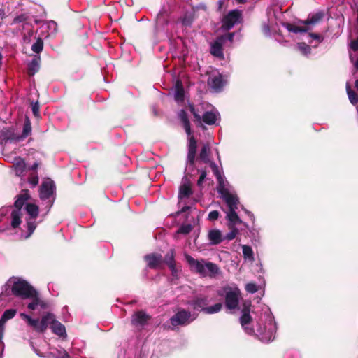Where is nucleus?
<instances>
[{"instance_id": "nucleus-1", "label": "nucleus", "mask_w": 358, "mask_h": 358, "mask_svg": "<svg viewBox=\"0 0 358 358\" xmlns=\"http://www.w3.org/2000/svg\"><path fill=\"white\" fill-rule=\"evenodd\" d=\"M178 117L183 124L185 131L188 136V153H187V162L185 169V176L182 179H188L196 176V173H199L198 179H206V172L204 171H199V169H194V159L196 152V141L195 138L192 136V130L190 122L188 119L187 114L185 110H180L178 112Z\"/></svg>"}, {"instance_id": "nucleus-2", "label": "nucleus", "mask_w": 358, "mask_h": 358, "mask_svg": "<svg viewBox=\"0 0 358 358\" xmlns=\"http://www.w3.org/2000/svg\"><path fill=\"white\" fill-rule=\"evenodd\" d=\"M324 17V13L317 11L310 13L306 20L298 22L297 24L290 23H284L283 26L289 32L294 34L305 33L312 30L316 25L320 24Z\"/></svg>"}, {"instance_id": "nucleus-3", "label": "nucleus", "mask_w": 358, "mask_h": 358, "mask_svg": "<svg viewBox=\"0 0 358 358\" xmlns=\"http://www.w3.org/2000/svg\"><path fill=\"white\" fill-rule=\"evenodd\" d=\"M209 303L208 296L199 294L189 300L187 304L190 306L194 310L203 312L208 315L217 313L222 310V304L221 303H217L213 306H208Z\"/></svg>"}, {"instance_id": "nucleus-4", "label": "nucleus", "mask_w": 358, "mask_h": 358, "mask_svg": "<svg viewBox=\"0 0 358 358\" xmlns=\"http://www.w3.org/2000/svg\"><path fill=\"white\" fill-rule=\"evenodd\" d=\"M217 191L220 197L226 203L228 210L237 209L239 199L236 194L231 192L228 180H218Z\"/></svg>"}, {"instance_id": "nucleus-5", "label": "nucleus", "mask_w": 358, "mask_h": 358, "mask_svg": "<svg viewBox=\"0 0 358 358\" xmlns=\"http://www.w3.org/2000/svg\"><path fill=\"white\" fill-rule=\"evenodd\" d=\"M36 290L27 281L17 279L13 282L11 287L12 294L17 297L26 299L34 296Z\"/></svg>"}, {"instance_id": "nucleus-6", "label": "nucleus", "mask_w": 358, "mask_h": 358, "mask_svg": "<svg viewBox=\"0 0 358 358\" xmlns=\"http://www.w3.org/2000/svg\"><path fill=\"white\" fill-rule=\"evenodd\" d=\"M191 313L185 309H181L175 313L169 320L171 327L168 329L174 330L178 326H186L189 324L192 320H190Z\"/></svg>"}, {"instance_id": "nucleus-7", "label": "nucleus", "mask_w": 358, "mask_h": 358, "mask_svg": "<svg viewBox=\"0 0 358 358\" xmlns=\"http://www.w3.org/2000/svg\"><path fill=\"white\" fill-rule=\"evenodd\" d=\"M250 301H244L243 303V308L241 310V316L240 317V323L242 327L244 329L246 334L249 335H253L255 330L252 327H249L251 323L252 318L250 315Z\"/></svg>"}, {"instance_id": "nucleus-8", "label": "nucleus", "mask_w": 358, "mask_h": 358, "mask_svg": "<svg viewBox=\"0 0 358 358\" xmlns=\"http://www.w3.org/2000/svg\"><path fill=\"white\" fill-rule=\"evenodd\" d=\"M189 110L196 121L200 123L203 121L205 124L209 125L215 124L217 117L220 115L217 110H212L205 112L203 115L201 116L198 110H196L192 104H189Z\"/></svg>"}, {"instance_id": "nucleus-9", "label": "nucleus", "mask_w": 358, "mask_h": 358, "mask_svg": "<svg viewBox=\"0 0 358 358\" xmlns=\"http://www.w3.org/2000/svg\"><path fill=\"white\" fill-rule=\"evenodd\" d=\"M224 290L226 293L224 299V304L226 308L229 310L236 309L239 303L241 291L238 288H227Z\"/></svg>"}, {"instance_id": "nucleus-10", "label": "nucleus", "mask_w": 358, "mask_h": 358, "mask_svg": "<svg viewBox=\"0 0 358 358\" xmlns=\"http://www.w3.org/2000/svg\"><path fill=\"white\" fill-rule=\"evenodd\" d=\"M241 11L235 9L231 10L222 20V28L224 30H229L233 27L241 22Z\"/></svg>"}, {"instance_id": "nucleus-11", "label": "nucleus", "mask_w": 358, "mask_h": 358, "mask_svg": "<svg viewBox=\"0 0 358 358\" xmlns=\"http://www.w3.org/2000/svg\"><path fill=\"white\" fill-rule=\"evenodd\" d=\"M151 320V316L143 310H138L131 315V324L136 328H143Z\"/></svg>"}, {"instance_id": "nucleus-12", "label": "nucleus", "mask_w": 358, "mask_h": 358, "mask_svg": "<svg viewBox=\"0 0 358 358\" xmlns=\"http://www.w3.org/2000/svg\"><path fill=\"white\" fill-rule=\"evenodd\" d=\"M54 180H44L40 187L39 196L42 200L49 199L55 192Z\"/></svg>"}, {"instance_id": "nucleus-13", "label": "nucleus", "mask_w": 358, "mask_h": 358, "mask_svg": "<svg viewBox=\"0 0 358 358\" xmlns=\"http://www.w3.org/2000/svg\"><path fill=\"white\" fill-rule=\"evenodd\" d=\"M185 259L187 262V263L191 266V268L194 270L195 272L199 273L202 275H206L207 273L206 272L205 269V261L204 259H201V261H199L197 259H195L192 256L186 254L185 255Z\"/></svg>"}, {"instance_id": "nucleus-14", "label": "nucleus", "mask_w": 358, "mask_h": 358, "mask_svg": "<svg viewBox=\"0 0 358 358\" xmlns=\"http://www.w3.org/2000/svg\"><path fill=\"white\" fill-rule=\"evenodd\" d=\"M145 260L148 263V266L152 269H156L162 267V256L159 253H150L145 256Z\"/></svg>"}, {"instance_id": "nucleus-15", "label": "nucleus", "mask_w": 358, "mask_h": 358, "mask_svg": "<svg viewBox=\"0 0 358 358\" xmlns=\"http://www.w3.org/2000/svg\"><path fill=\"white\" fill-rule=\"evenodd\" d=\"M0 141L1 142H17V135L15 134L13 127H3L0 130Z\"/></svg>"}, {"instance_id": "nucleus-16", "label": "nucleus", "mask_w": 358, "mask_h": 358, "mask_svg": "<svg viewBox=\"0 0 358 358\" xmlns=\"http://www.w3.org/2000/svg\"><path fill=\"white\" fill-rule=\"evenodd\" d=\"M236 210V209H229L227 212L226 219L228 221V228H233L236 225L242 223V220L238 217Z\"/></svg>"}, {"instance_id": "nucleus-17", "label": "nucleus", "mask_w": 358, "mask_h": 358, "mask_svg": "<svg viewBox=\"0 0 358 358\" xmlns=\"http://www.w3.org/2000/svg\"><path fill=\"white\" fill-rule=\"evenodd\" d=\"M174 99L178 103L184 102L185 100V90L180 80H178L174 85Z\"/></svg>"}, {"instance_id": "nucleus-18", "label": "nucleus", "mask_w": 358, "mask_h": 358, "mask_svg": "<svg viewBox=\"0 0 358 358\" xmlns=\"http://www.w3.org/2000/svg\"><path fill=\"white\" fill-rule=\"evenodd\" d=\"M208 84L215 91H220L225 85V80L220 74H217L209 78Z\"/></svg>"}, {"instance_id": "nucleus-19", "label": "nucleus", "mask_w": 358, "mask_h": 358, "mask_svg": "<svg viewBox=\"0 0 358 358\" xmlns=\"http://www.w3.org/2000/svg\"><path fill=\"white\" fill-rule=\"evenodd\" d=\"M208 240L211 245H218L224 241V237L219 229H211L208 234Z\"/></svg>"}, {"instance_id": "nucleus-20", "label": "nucleus", "mask_w": 358, "mask_h": 358, "mask_svg": "<svg viewBox=\"0 0 358 358\" xmlns=\"http://www.w3.org/2000/svg\"><path fill=\"white\" fill-rule=\"evenodd\" d=\"M29 192L27 189L22 190L21 193L17 196V199L14 203V206L19 210H21L25 201L30 199Z\"/></svg>"}, {"instance_id": "nucleus-21", "label": "nucleus", "mask_w": 358, "mask_h": 358, "mask_svg": "<svg viewBox=\"0 0 358 358\" xmlns=\"http://www.w3.org/2000/svg\"><path fill=\"white\" fill-rule=\"evenodd\" d=\"M55 317L54 314L51 313H47L42 317L41 321H39L40 326V333H43L46 331L48 325H51L52 322Z\"/></svg>"}, {"instance_id": "nucleus-22", "label": "nucleus", "mask_w": 358, "mask_h": 358, "mask_svg": "<svg viewBox=\"0 0 358 358\" xmlns=\"http://www.w3.org/2000/svg\"><path fill=\"white\" fill-rule=\"evenodd\" d=\"M222 39L217 38L215 41L211 44L210 53L215 57L222 58L224 56L222 48Z\"/></svg>"}, {"instance_id": "nucleus-23", "label": "nucleus", "mask_w": 358, "mask_h": 358, "mask_svg": "<svg viewBox=\"0 0 358 358\" xmlns=\"http://www.w3.org/2000/svg\"><path fill=\"white\" fill-rule=\"evenodd\" d=\"M50 329L55 334L59 336H62L66 334L65 327L60 322L57 321L55 317L51 323Z\"/></svg>"}, {"instance_id": "nucleus-24", "label": "nucleus", "mask_w": 358, "mask_h": 358, "mask_svg": "<svg viewBox=\"0 0 358 358\" xmlns=\"http://www.w3.org/2000/svg\"><path fill=\"white\" fill-rule=\"evenodd\" d=\"M193 191L192 189L191 185L189 183H184L180 186L178 199H182L183 198H189L192 195Z\"/></svg>"}, {"instance_id": "nucleus-25", "label": "nucleus", "mask_w": 358, "mask_h": 358, "mask_svg": "<svg viewBox=\"0 0 358 358\" xmlns=\"http://www.w3.org/2000/svg\"><path fill=\"white\" fill-rule=\"evenodd\" d=\"M41 57L34 56L32 60L28 64V71L29 75H34L40 69Z\"/></svg>"}, {"instance_id": "nucleus-26", "label": "nucleus", "mask_w": 358, "mask_h": 358, "mask_svg": "<svg viewBox=\"0 0 358 358\" xmlns=\"http://www.w3.org/2000/svg\"><path fill=\"white\" fill-rule=\"evenodd\" d=\"M31 133V126L30 120L28 117L26 118L24 125L23 130L21 135H17L18 141H22L26 138L28 136H29Z\"/></svg>"}, {"instance_id": "nucleus-27", "label": "nucleus", "mask_w": 358, "mask_h": 358, "mask_svg": "<svg viewBox=\"0 0 358 358\" xmlns=\"http://www.w3.org/2000/svg\"><path fill=\"white\" fill-rule=\"evenodd\" d=\"M207 269L209 272L208 275L211 278L215 277L220 273V269L219 266L211 262H208L205 263V269Z\"/></svg>"}, {"instance_id": "nucleus-28", "label": "nucleus", "mask_w": 358, "mask_h": 358, "mask_svg": "<svg viewBox=\"0 0 358 358\" xmlns=\"http://www.w3.org/2000/svg\"><path fill=\"white\" fill-rule=\"evenodd\" d=\"M13 166L17 176H21V174L25 170L26 166L24 161L21 158L15 159Z\"/></svg>"}, {"instance_id": "nucleus-29", "label": "nucleus", "mask_w": 358, "mask_h": 358, "mask_svg": "<svg viewBox=\"0 0 358 358\" xmlns=\"http://www.w3.org/2000/svg\"><path fill=\"white\" fill-rule=\"evenodd\" d=\"M175 255V250L170 249L169 251H168L167 253L165 255L164 257H162V264H165L169 266V265L176 263Z\"/></svg>"}, {"instance_id": "nucleus-30", "label": "nucleus", "mask_w": 358, "mask_h": 358, "mask_svg": "<svg viewBox=\"0 0 358 358\" xmlns=\"http://www.w3.org/2000/svg\"><path fill=\"white\" fill-rule=\"evenodd\" d=\"M21 317L27 321L29 326L33 327L36 331L40 332L39 320L38 319H33L24 313H22Z\"/></svg>"}, {"instance_id": "nucleus-31", "label": "nucleus", "mask_w": 358, "mask_h": 358, "mask_svg": "<svg viewBox=\"0 0 358 358\" xmlns=\"http://www.w3.org/2000/svg\"><path fill=\"white\" fill-rule=\"evenodd\" d=\"M26 211L30 215L31 219H36L38 216L39 209L38 206L34 203H27L26 205Z\"/></svg>"}, {"instance_id": "nucleus-32", "label": "nucleus", "mask_w": 358, "mask_h": 358, "mask_svg": "<svg viewBox=\"0 0 358 358\" xmlns=\"http://www.w3.org/2000/svg\"><path fill=\"white\" fill-rule=\"evenodd\" d=\"M20 210H13L11 213V226L13 228L15 229L18 227L21 223V218H20Z\"/></svg>"}, {"instance_id": "nucleus-33", "label": "nucleus", "mask_w": 358, "mask_h": 358, "mask_svg": "<svg viewBox=\"0 0 358 358\" xmlns=\"http://www.w3.org/2000/svg\"><path fill=\"white\" fill-rule=\"evenodd\" d=\"M346 91L350 103L354 106L356 105L358 103V94L350 88L348 83H346Z\"/></svg>"}, {"instance_id": "nucleus-34", "label": "nucleus", "mask_w": 358, "mask_h": 358, "mask_svg": "<svg viewBox=\"0 0 358 358\" xmlns=\"http://www.w3.org/2000/svg\"><path fill=\"white\" fill-rule=\"evenodd\" d=\"M210 146L208 144H204L199 153V159L204 162L209 160Z\"/></svg>"}, {"instance_id": "nucleus-35", "label": "nucleus", "mask_w": 358, "mask_h": 358, "mask_svg": "<svg viewBox=\"0 0 358 358\" xmlns=\"http://www.w3.org/2000/svg\"><path fill=\"white\" fill-rule=\"evenodd\" d=\"M210 166L216 179H223L224 173L222 169L214 162H210Z\"/></svg>"}, {"instance_id": "nucleus-36", "label": "nucleus", "mask_w": 358, "mask_h": 358, "mask_svg": "<svg viewBox=\"0 0 358 358\" xmlns=\"http://www.w3.org/2000/svg\"><path fill=\"white\" fill-rule=\"evenodd\" d=\"M242 251H243V257L245 259H248L250 261L254 260V253H253L252 249L250 246L247 245H242Z\"/></svg>"}, {"instance_id": "nucleus-37", "label": "nucleus", "mask_w": 358, "mask_h": 358, "mask_svg": "<svg viewBox=\"0 0 358 358\" xmlns=\"http://www.w3.org/2000/svg\"><path fill=\"white\" fill-rule=\"evenodd\" d=\"M34 296L30 297L32 301L27 305V308L29 310H34L38 306L39 303V294L37 291L35 292V294H33Z\"/></svg>"}, {"instance_id": "nucleus-38", "label": "nucleus", "mask_w": 358, "mask_h": 358, "mask_svg": "<svg viewBox=\"0 0 358 358\" xmlns=\"http://www.w3.org/2000/svg\"><path fill=\"white\" fill-rule=\"evenodd\" d=\"M43 48V41L41 38H38L36 41L31 45V50L37 54L42 52Z\"/></svg>"}, {"instance_id": "nucleus-39", "label": "nucleus", "mask_w": 358, "mask_h": 358, "mask_svg": "<svg viewBox=\"0 0 358 358\" xmlns=\"http://www.w3.org/2000/svg\"><path fill=\"white\" fill-rule=\"evenodd\" d=\"M299 50L304 55L307 56L310 53L311 48L310 45L305 43H299L297 45Z\"/></svg>"}, {"instance_id": "nucleus-40", "label": "nucleus", "mask_w": 358, "mask_h": 358, "mask_svg": "<svg viewBox=\"0 0 358 358\" xmlns=\"http://www.w3.org/2000/svg\"><path fill=\"white\" fill-rule=\"evenodd\" d=\"M17 313V311L15 309H8L4 311L3 315H1V317L7 321L10 319L13 318Z\"/></svg>"}, {"instance_id": "nucleus-41", "label": "nucleus", "mask_w": 358, "mask_h": 358, "mask_svg": "<svg viewBox=\"0 0 358 358\" xmlns=\"http://www.w3.org/2000/svg\"><path fill=\"white\" fill-rule=\"evenodd\" d=\"M192 226L190 224H182L177 230L176 233L180 234H188L192 231Z\"/></svg>"}, {"instance_id": "nucleus-42", "label": "nucleus", "mask_w": 358, "mask_h": 358, "mask_svg": "<svg viewBox=\"0 0 358 358\" xmlns=\"http://www.w3.org/2000/svg\"><path fill=\"white\" fill-rule=\"evenodd\" d=\"M229 229H230V232L226 234V236L224 237V240L226 239L227 241H231L236 238L238 233V230L236 228V227H234L233 228H229Z\"/></svg>"}, {"instance_id": "nucleus-43", "label": "nucleus", "mask_w": 358, "mask_h": 358, "mask_svg": "<svg viewBox=\"0 0 358 358\" xmlns=\"http://www.w3.org/2000/svg\"><path fill=\"white\" fill-rule=\"evenodd\" d=\"M28 236H31L34 231L36 224L34 221L27 220V222Z\"/></svg>"}, {"instance_id": "nucleus-44", "label": "nucleus", "mask_w": 358, "mask_h": 358, "mask_svg": "<svg viewBox=\"0 0 358 358\" xmlns=\"http://www.w3.org/2000/svg\"><path fill=\"white\" fill-rule=\"evenodd\" d=\"M234 34H235L234 32L228 33L225 35H222V36L218 37V38L222 39V42L223 43H224L227 41H229V42L231 43L233 41Z\"/></svg>"}, {"instance_id": "nucleus-45", "label": "nucleus", "mask_w": 358, "mask_h": 358, "mask_svg": "<svg viewBox=\"0 0 358 358\" xmlns=\"http://www.w3.org/2000/svg\"><path fill=\"white\" fill-rule=\"evenodd\" d=\"M220 215V214L218 210H212L209 213L208 219L211 222H214L219 218Z\"/></svg>"}, {"instance_id": "nucleus-46", "label": "nucleus", "mask_w": 358, "mask_h": 358, "mask_svg": "<svg viewBox=\"0 0 358 358\" xmlns=\"http://www.w3.org/2000/svg\"><path fill=\"white\" fill-rule=\"evenodd\" d=\"M245 290L251 294H254L257 292V287L255 283H248L245 286Z\"/></svg>"}, {"instance_id": "nucleus-47", "label": "nucleus", "mask_w": 358, "mask_h": 358, "mask_svg": "<svg viewBox=\"0 0 358 358\" xmlns=\"http://www.w3.org/2000/svg\"><path fill=\"white\" fill-rule=\"evenodd\" d=\"M47 27L50 29L51 34H55L57 29V24L55 21L51 20L47 23Z\"/></svg>"}, {"instance_id": "nucleus-48", "label": "nucleus", "mask_w": 358, "mask_h": 358, "mask_svg": "<svg viewBox=\"0 0 358 358\" xmlns=\"http://www.w3.org/2000/svg\"><path fill=\"white\" fill-rule=\"evenodd\" d=\"M168 267L171 270V275L173 277H178V273L179 272V269L176 266V263H174L173 264L169 265Z\"/></svg>"}, {"instance_id": "nucleus-49", "label": "nucleus", "mask_w": 358, "mask_h": 358, "mask_svg": "<svg viewBox=\"0 0 358 358\" xmlns=\"http://www.w3.org/2000/svg\"><path fill=\"white\" fill-rule=\"evenodd\" d=\"M31 110L34 116L38 117L39 115V105L38 102L31 103Z\"/></svg>"}, {"instance_id": "nucleus-50", "label": "nucleus", "mask_w": 358, "mask_h": 358, "mask_svg": "<svg viewBox=\"0 0 358 358\" xmlns=\"http://www.w3.org/2000/svg\"><path fill=\"white\" fill-rule=\"evenodd\" d=\"M308 37L317 41L318 43H321L323 41V37L318 34L310 33L308 34Z\"/></svg>"}, {"instance_id": "nucleus-51", "label": "nucleus", "mask_w": 358, "mask_h": 358, "mask_svg": "<svg viewBox=\"0 0 358 358\" xmlns=\"http://www.w3.org/2000/svg\"><path fill=\"white\" fill-rule=\"evenodd\" d=\"M350 48L354 51L358 50V38L357 40L351 41Z\"/></svg>"}, {"instance_id": "nucleus-52", "label": "nucleus", "mask_w": 358, "mask_h": 358, "mask_svg": "<svg viewBox=\"0 0 358 358\" xmlns=\"http://www.w3.org/2000/svg\"><path fill=\"white\" fill-rule=\"evenodd\" d=\"M262 31L265 35L270 34V27L268 24L264 23L262 26Z\"/></svg>"}, {"instance_id": "nucleus-53", "label": "nucleus", "mask_w": 358, "mask_h": 358, "mask_svg": "<svg viewBox=\"0 0 358 358\" xmlns=\"http://www.w3.org/2000/svg\"><path fill=\"white\" fill-rule=\"evenodd\" d=\"M38 306L42 308V309H46L48 308V303L42 300H41V299L39 298V303H38Z\"/></svg>"}, {"instance_id": "nucleus-54", "label": "nucleus", "mask_w": 358, "mask_h": 358, "mask_svg": "<svg viewBox=\"0 0 358 358\" xmlns=\"http://www.w3.org/2000/svg\"><path fill=\"white\" fill-rule=\"evenodd\" d=\"M190 208L188 206H185L182 208V209L176 213V215H180V213L187 212Z\"/></svg>"}, {"instance_id": "nucleus-55", "label": "nucleus", "mask_w": 358, "mask_h": 358, "mask_svg": "<svg viewBox=\"0 0 358 358\" xmlns=\"http://www.w3.org/2000/svg\"><path fill=\"white\" fill-rule=\"evenodd\" d=\"M243 209L244 210L245 213L251 218V220H255L254 215L251 212H250L249 210H246L244 208H243Z\"/></svg>"}, {"instance_id": "nucleus-56", "label": "nucleus", "mask_w": 358, "mask_h": 358, "mask_svg": "<svg viewBox=\"0 0 358 358\" xmlns=\"http://www.w3.org/2000/svg\"><path fill=\"white\" fill-rule=\"evenodd\" d=\"M6 322L2 317L0 318V329H3Z\"/></svg>"}, {"instance_id": "nucleus-57", "label": "nucleus", "mask_w": 358, "mask_h": 358, "mask_svg": "<svg viewBox=\"0 0 358 358\" xmlns=\"http://www.w3.org/2000/svg\"><path fill=\"white\" fill-rule=\"evenodd\" d=\"M38 162H34L32 166H31V170H36L38 167Z\"/></svg>"}, {"instance_id": "nucleus-58", "label": "nucleus", "mask_w": 358, "mask_h": 358, "mask_svg": "<svg viewBox=\"0 0 358 358\" xmlns=\"http://www.w3.org/2000/svg\"><path fill=\"white\" fill-rule=\"evenodd\" d=\"M29 182H31V184H32L34 186L37 185H38V180H29Z\"/></svg>"}, {"instance_id": "nucleus-59", "label": "nucleus", "mask_w": 358, "mask_h": 358, "mask_svg": "<svg viewBox=\"0 0 358 358\" xmlns=\"http://www.w3.org/2000/svg\"><path fill=\"white\" fill-rule=\"evenodd\" d=\"M3 336V329H0V342L1 341Z\"/></svg>"}, {"instance_id": "nucleus-60", "label": "nucleus", "mask_w": 358, "mask_h": 358, "mask_svg": "<svg viewBox=\"0 0 358 358\" xmlns=\"http://www.w3.org/2000/svg\"><path fill=\"white\" fill-rule=\"evenodd\" d=\"M236 1L238 3H243L246 1V0H236Z\"/></svg>"}, {"instance_id": "nucleus-61", "label": "nucleus", "mask_w": 358, "mask_h": 358, "mask_svg": "<svg viewBox=\"0 0 358 358\" xmlns=\"http://www.w3.org/2000/svg\"><path fill=\"white\" fill-rule=\"evenodd\" d=\"M198 181V185L201 186L203 185V182L204 180H197Z\"/></svg>"}, {"instance_id": "nucleus-62", "label": "nucleus", "mask_w": 358, "mask_h": 358, "mask_svg": "<svg viewBox=\"0 0 358 358\" xmlns=\"http://www.w3.org/2000/svg\"><path fill=\"white\" fill-rule=\"evenodd\" d=\"M355 67L358 69V58H357V60L355 62Z\"/></svg>"}, {"instance_id": "nucleus-63", "label": "nucleus", "mask_w": 358, "mask_h": 358, "mask_svg": "<svg viewBox=\"0 0 358 358\" xmlns=\"http://www.w3.org/2000/svg\"><path fill=\"white\" fill-rule=\"evenodd\" d=\"M355 85L356 89H357V91H358V80H356L355 83Z\"/></svg>"}, {"instance_id": "nucleus-64", "label": "nucleus", "mask_w": 358, "mask_h": 358, "mask_svg": "<svg viewBox=\"0 0 358 358\" xmlns=\"http://www.w3.org/2000/svg\"><path fill=\"white\" fill-rule=\"evenodd\" d=\"M357 21H358V16H357Z\"/></svg>"}]
</instances>
